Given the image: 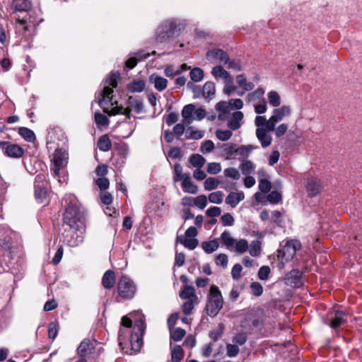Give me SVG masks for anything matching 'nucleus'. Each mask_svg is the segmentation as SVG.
Instances as JSON below:
<instances>
[{
  "label": "nucleus",
  "instance_id": "obj_1",
  "mask_svg": "<svg viewBox=\"0 0 362 362\" xmlns=\"http://www.w3.org/2000/svg\"><path fill=\"white\" fill-rule=\"evenodd\" d=\"M119 74H112L110 78L105 81L106 85L104 86L101 93L102 98L99 100L98 103L104 111L109 115H124L128 119H130L132 115L131 112H133L136 114L143 112L144 105L143 100L139 97L129 96L127 100V107L124 108L122 106L112 107L108 110L105 105L106 102H108L111 105H114L112 100L113 88L117 86V79ZM116 103V102H115Z\"/></svg>",
  "mask_w": 362,
  "mask_h": 362
},
{
  "label": "nucleus",
  "instance_id": "obj_2",
  "mask_svg": "<svg viewBox=\"0 0 362 362\" xmlns=\"http://www.w3.org/2000/svg\"><path fill=\"white\" fill-rule=\"evenodd\" d=\"M63 203L66 206L64 214V222L70 228V240H66L69 245L77 246L83 241V231L84 230V214L79 203L73 194H66L63 198Z\"/></svg>",
  "mask_w": 362,
  "mask_h": 362
},
{
  "label": "nucleus",
  "instance_id": "obj_3",
  "mask_svg": "<svg viewBox=\"0 0 362 362\" xmlns=\"http://www.w3.org/2000/svg\"><path fill=\"white\" fill-rule=\"evenodd\" d=\"M132 322L127 316L122 318V327L119 331L118 339L119 345L126 344L129 341L132 349L137 352L140 350L142 344V336L145 330V325L141 317L136 321L133 326Z\"/></svg>",
  "mask_w": 362,
  "mask_h": 362
},
{
  "label": "nucleus",
  "instance_id": "obj_4",
  "mask_svg": "<svg viewBox=\"0 0 362 362\" xmlns=\"http://www.w3.org/2000/svg\"><path fill=\"white\" fill-rule=\"evenodd\" d=\"M223 298L218 287L214 284L209 288L206 303V311L208 315L215 317L223 308Z\"/></svg>",
  "mask_w": 362,
  "mask_h": 362
},
{
  "label": "nucleus",
  "instance_id": "obj_5",
  "mask_svg": "<svg viewBox=\"0 0 362 362\" xmlns=\"http://www.w3.org/2000/svg\"><path fill=\"white\" fill-rule=\"evenodd\" d=\"M68 153L65 149L57 148L55 150L52 160L53 163L52 170L54 176L58 177V181L60 183L65 182L66 180L64 172L68 164Z\"/></svg>",
  "mask_w": 362,
  "mask_h": 362
},
{
  "label": "nucleus",
  "instance_id": "obj_6",
  "mask_svg": "<svg viewBox=\"0 0 362 362\" xmlns=\"http://www.w3.org/2000/svg\"><path fill=\"white\" fill-rule=\"evenodd\" d=\"M221 243L230 252L244 254L249 248V243L244 238L236 239L228 231H224L220 236Z\"/></svg>",
  "mask_w": 362,
  "mask_h": 362
},
{
  "label": "nucleus",
  "instance_id": "obj_7",
  "mask_svg": "<svg viewBox=\"0 0 362 362\" xmlns=\"http://www.w3.org/2000/svg\"><path fill=\"white\" fill-rule=\"evenodd\" d=\"M181 114L183 123L186 125L192 124L194 120L200 121L206 117L205 110L202 107L196 108L193 104L184 106Z\"/></svg>",
  "mask_w": 362,
  "mask_h": 362
},
{
  "label": "nucleus",
  "instance_id": "obj_8",
  "mask_svg": "<svg viewBox=\"0 0 362 362\" xmlns=\"http://www.w3.org/2000/svg\"><path fill=\"white\" fill-rule=\"evenodd\" d=\"M118 296L123 299L132 298L136 291V287L132 279L126 276H122L117 282Z\"/></svg>",
  "mask_w": 362,
  "mask_h": 362
},
{
  "label": "nucleus",
  "instance_id": "obj_9",
  "mask_svg": "<svg viewBox=\"0 0 362 362\" xmlns=\"http://www.w3.org/2000/svg\"><path fill=\"white\" fill-rule=\"evenodd\" d=\"M300 243L296 240L287 241L283 248L278 250V259L282 263L284 262H288L293 258L296 251L300 250Z\"/></svg>",
  "mask_w": 362,
  "mask_h": 362
},
{
  "label": "nucleus",
  "instance_id": "obj_10",
  "mask_svg": "<svg viewBox=\"0 0 362 362\" xmlns=\"http://www.w3.org/2000/svg\"><path fill=\"white\" fill-rule=\"evenodd\" d=\"M206 59L211 64L225 65L229 61V56L221 49L213 48L206 52Z\"/></svg>",
  "mask_w": 362,
  "mask_h": 362
},
{
  "label": "nucleus",
  "instance_id": "obj_11",
  "mask_svg": "<svg viewBox=\"0 0 362 362\" xmlns=\"http://www.w3.org/2000/svg\"><path fill=\"white\" fill-rule=\"evenodd\" d=\"M15 232L6 226H0V247L9 250L11 248L13 239L15 238Z\"/></svg>",
  "mask_w": 362,
  "mask_h": 362
},
{
  "label": "nucleus",
  "instance_id": "obj_12",
  "mask_svg": "<svg viewBox=\"0 0 362 362\" xmlns=\"http://www.w3.org/2000/svg\"><path fill=\"white\" fill-rule=\"evenodd\" d=\"M35 196L38 202H42L47 196V183L45 180V175L43 174H38L35 179Z\"/></svg>",
  "mask_w": 362,
  "mask_h": 362
},
{
  "label": "nucleus",
  "instance_id": "obj_13",
  "mask_svg": "<svg viewBox=\"0 0 362 362\" xmlns=\"http://www.w3.org/2000/svg\"><path fill=\"white\" fill-rule=\"evenodd\" d=\"M291 113V107L288 105H283L279 108L274 109L272 115L269 117L270 127L275 129L276 124L282 121L284 117L289 116Z\"/></svg>",
  "mask_w": 362,
  "mask_h": 362
},
{
  "label": "nucleus",
  "instance_id": "obj_14",
  "mask_svg": "<svg viewBox=\"0 0 362 362\" xmlns=\"http://www.w3.org/2000/svg\"><path fill=\"white\" fill-rule=\"evenodd\" d=\"M175 23L173 20L165 21L160 25L156 32V39L160 42L171 37L174 33Z\"/></svg>",
  "mask_w": 362,
  "mask_h": 362
},
{
  "label": "nucleus",
  "instance_id": "obj_15",
  "mask_svg": "<svg viewBox=\"0 0 362 362\" xmlns=\"http://www.w3.org/2000/svg\"><path fill=\"white\" fill-rule=\"evenodd\" d=\"M47 139V144L56 143L57 145H59L58 141L64 144L66 141V137L60 128L54 127L49 130Z\"/></svg>",
  "mask_w": 362,
  "mask_h": 362
},
{
  "label": "nucleus",
  "instance_id": "obj_16",
  "mask_svg": "<svg viewBox=\"0 0 362 362\" xmlns=\"http://www.w3.org/2000/svg\"><path fill=\"white\" fill-rule=\"evenodd\" d=\"M285 282L288 286L298 288L303 283L301 280V273L298 270H292L286 274Z\"/></svg>",
  "mask_w": 362,
  "mask_h": 362
},
{
  "label": "nucleus",
  "instance_id": "obj_17",
  "mask_svg": "<svg viewBox=\"0 0 362 362\" xmlns=\"http://www.w3.org/2000/svg\"><path fill=\"white\" fill-rule=\"evenodd\" d=\"M272 131H269L267 129H264V128H257L255 134L256 136L259 141L262 148H265L268 147L272 141V138L269 132Z\"/></svg>",
  "mask_w": 362,
  "mask_h": 362
},
{
  "label": "nucleus",
  "instance_id": "obj_18",
  "mask_svg": "<svg viewBox=\"0 0 362 362\" xmlns=\"http://www.w3.org/2000/svg\"><path fill=\"white\" fill-rule=\"evenodd\" d=\"M322 185L317 178L312 177L309 179L306 185V190L310 197L316 196L321 191Z\"/></svg>",
  "mask_w": 362,
  "mask_h": 362
},
{
  "label": "nucleus",
  "instance_id": "obj_19",
  "mask_svg": "<svg viewBox=\"0 0 362 362\" xmlns=\"http://www.w3.org/2000/svg\"><path fill=\"white\" fill-rule=\"evenodd\" d=\"M149 82L154 85L155 88L161 92L168 86V80L156 74H153L149 76Z\"/></svg>",
  "mask_w": 362,
  "mask_h": 362
},
{
  "label": "nucleus",
  "instance_id": "obj_20",
  "mask_svg": "<svg viewBox=\"0 0 362 362\" xmlns=\"http://www.w3.org/2000/svg\"><path fill=\"white\" fill-rule=\"evenodd\" d=\"M243 117H244V115L242 112H240V111L234 112L232 115L231 118L230 119V120L228 122V127L231 130H234V131L237 130L238 129H239L241 127V125L243 124Z\"/></svg>",
  "mask_w": 362,
  "mask_h": 362
},
{
  "label": "nucleus",
  "instance_id": "obj_21",
  "mask_svg": "<svg viewBox=\"0 0 362 362\" xmlns=\"http://www.w3.org/2000/svg\"><path fill=\"white\" fill-rule=\"evenodd\" d=\"M216 109L218 111V118L220 120H226L230 115L229 105L226 101H220L216 105Z\"/></svg>",
  "mask_w": 362,
  "mask_h": 362
},
{
  "label": "nucleus",
  "instance_id": "obj_22",
  "mask_svg": "<svg viewBox=\"0 0 362 362\" xmlns=\"http://www.w3.org/2000/svg\"><path fill=\"white\" fill-rule=\"evenodd\" d=\"M180 297L182 299L198 300V296L196 294L195 288L192 286L183 285L180 291Z\"/></svg>",
  "mask_w": 362,
  "mask_h": 362
},
{
  "label": "nucleus",
  "instance_id": "obj_23",
  "mask_svg": "<svg viewBox=\"0 0 362 362\" xmlns=\"http://www.w3.org/2000/svg\"><path fill=\"white\" fill-rule=\"evenodd\" d=\"M24 151L23 149L17 144H10L8 142L6 149L5 153L12 158H20L23 155Z\"/></svg>",
  "mask_w": 362,
  "mask_h": 362
},
{
  "label": "nucleus",
  "instance_id": "obj_24",
  "mask_svg": "<svg viewBox=\"0 0 362 362\" xmlns=\"http://www.w3.org/2000/svg\"><path fill=\"white\" fill-rule=\"evenodd\" d=\"M244 199L245 194L243 192H230L226 198V203L232 208H235Z\"/></svg>",
  "mask_w": 362,
  "mask_h": 362
},
{
  "label": "nucleus",
  "instance_id": "obj_25",
  "mask_svg": "<svg viewBox=\"0 0 362 362\" xmlns=\"http://www.w3.org/2000/svg\"><path fill=\"white\" fill-rule=\"evenodd\" d=\"M216 94V86L213 81H207L202 87V97L206 100H211Z\"/></svg>",
  "mask_w": 362,
  "mask_h": 362
},
{
  "label": "nucleus",
  "instance_id": "obj_26",
  "mask_svg": "<svg viewBox=\"0 0 362 362\" xmlns=\"http://www.w3.org/2000/svg\"><path fill=\"white\" fill-rule=\"evenodd\" d=\"M93 349V344L89 339H86L81 341L77 351L78 354L83 358L84 356L90 354Z\"/></svg>",
  "mask_w": 362,
  "mask_h": 362
},
{
  "label": "nucleus",
  "instance_id": "obj_27",
  "mask_svg": "<svg viewBox=\"0 0 362 362\" xmlns=\"http://www.w3.org/2000/svg\"><path fill=\"white\" fill-rule=\"evenodd\" d=\"M177 241L189 250L195 249L199 244L197 239L189 238L186 235L177 236Z\"/></svg>",
  "mask_w": 362,
  "mask_h": 362
},
{
  "label": "nucleus",
  "instance_id": "obj_28",
  "mask_svg": "<svg viewBox=\"0 0 362 362\" xmlns=\"http://www.w3.org/2000/svg\"><path fill=\"white\" fill-rule=\"evenodd\" d=\"M211 74L216 79H223V82L231 77L229 72L224 69L221 65L214 66Z\"/></svg>",
  "mask_w": 362,
  "mask_h": 362
},
{
  "label": "nucleus",
  "instance_id": "obj_29",
  "mask_svg": "<svg viewBox=\"0 0 362 362\" xmlns=\"http://www.w3.org/2000/svg\"><path fill=\"white\" fill-rule=\"evenodd\" d=\"M345 313L343 311H335L331 314L330 326L332 328H337L341 326L345 322Z\"/></svg>",
  "mask_w": 362,
  "mask_h": 362
},
{
  "label": "nucleus",
  "instance_id": "obj_30",
  "mask_svg": "<svg viewBox=\"0 0 362 362\" xmlns=\"http://www.w3.org/2000/svg\"><path fill=\"white\" fill-rule=\"evenodd\" d=\"M236 83L238 86L245 91H250L254 89L255 85L252 82L247 81L244 74L236 76Z\"/></svg>",
  "mask_w": 362,
  "mask_h": 362
},
{
  "label": "nucleus",
  "instance_id": "obj_31",
  "mask_svg": "<svg viewBox=\"0 0 362 362\" xmlns=\"http://www.w3.org/2000/svg\"><path fill=\"white\" fill-rule=\"evenodd\" d=\"M182 187L185 192L189 194H196L198 191V187L195 185L190 178V175L185 177V180L182 181Z\"/></svg>",
  "mask_w": 362,
  "mask_h": 362
},
{
  "label": "nucleus",
  "instance_id": "obj_32",
  "mask_svg": "<svg viewBox=\"0 0 362 362\" xmlns=\"http://www.w3.org/2000/svg\"><path fill=\"white\" fill-rule=\"evenodd\" d=\"M115 274L112 270H107L103 277V285L105 288H112L115 284Z\"/></svg>",
  "mask_w": 362,
  "mask_h": 362
},
{
  "label": "nucleus",
  "instance_id": "obj_33",
  "mask_svg": "<svg viewBox=\"0 0 362 362\" xmlns=\"http://www.w3.org/2000/svg\"><path fill=\"white\" fill-rule=\"evenodd\" d=\"M13 6L16 11H28L32 4L30 0H13Z\"/></svg>",
  "mask_w": 362,
  "mask_h": 362
},
{
  "label": "nucleus",
  "instance_id": "obj_34",
  "mask_svg": "<svg viewBox=\"0 0 362 362\" xmlns=\"http://www.w3.org/2000/svg\"><path fill=\"white\" fill-rule=\"evenodd\" d=\"M219 247L218 240L214 239L209 241H204L202 243V247L206 253L210 254L215 252Z\"/></svg>",
  "mask_w": 362,
  "mask_h": 362
},
{
  "label": "nucleus",
  "instance_id": "obj_35",
  "mask_svg": "<svg viewBox=\"0 0 362 362\" xmlns=\"http://www.w3.org/2000/svg\"><path fill=\"white\" fill-rule=\"evenodd\" d=\"M247 251L252 257H259L262 252L261 242L259 240H252L251 243L249 244Z\"/></svg>",
  "mask_w": 362,
  "mask_h": 362
},
{
  "label": "nucleus",
  "instance_id": "obj_36",
  "mask_svg": "<svg viewBox=\"0 0 362 362\" xmlns=\"http://www.w3.org/2000/svg\"><path fill=\"white\" fill-rule=\"evenodd\" d=\"M184 357V351L179 345H174L171 349V360L173 362H180Z\"/></svg>",
  "mask_w": 362,
  "mask_h": 362
},
{
  "label": "nucleus",
  "instance_id": "obj_37",
  "mask_svg": "<svg viewBox=\"0 0 362 362\" xmlns=\"http://www.w3.org/2000/svg\"><path fill=\"white\" fill-rule=\"evenodd\" d=\"M269 119H267L263 116H257L255 119V124L257 128H264L269 131H274V128H271L269 124Z\"/></svg>",
  "mask_w": 362,
  "mask_h": 362
},
{
  "label": "nucleus",
  "instance_id": "obj_38",
  "mask_svg": "<svg viewBox=\"0 0 362 362\" xmlns=\"http://www.w3.org/2000/svg\"><path fill=\"white\" fill-rule=\"evenodd\" d=\"M189 77L193 82H200L204 77L203 69L199 67H194L189 72Z\"/></svg>",
  "mask_w": 362,
  "mask_h": 362
},
{
  "label": "nucleus",
  "instance_id": "obj_39",
  "mask_svg": "<svg viewBox=\"0 0 362 362\" xmlns=\"http://www.w3.org/2000/svg\"><path fill=\"white\" fill-rule=\"evenodd\" d=\"M255 169V165L250 160H245L240 165V170L243 175H250L252 174Z\"/></svg>",
  "mask_w": 362,
  "mask_h": 362
},
{
  "label": "nucleus",
  "instance_id": "obj_40",
  "mask_svg": "<svg viewBox=\"0 0 362 362\" xmlns=\"http://www.w3.org/2000/svg\"><path fill=\"white\" fill-rule=\"evenodd\" d=\"M98 147L102 151H107L111 148L112 144L107 135H103L100 137Z\"/></svg>",
  "mask_w": 362,
  "mask_h": 362
},
{
  "label": "nucleus",
  "instance_id": "obj_41",
  "mask_svg": "<svg viewBox=\"0 0 362 362\" xmlns=\"http://www.w3.org/2000/svg\"><path fill=\"white\" fill-rule=\"evenodd\" d=\"M18 133L25 141L28 142H33L35 140V133L27 127H20Z\"/></svg>",
  "mask_w": 362,
  "mask_h": 362
},
{
  "label": "nucleus",
  "instance_id": "obj_42",
  "mask_svg": "<svg viewBox=\"0 0 362 362\" xmlns=\"http://www.w3.org/2000/svg\"><path fill=\"white\" fill-rule=\"evenodd\" d=\"M204 136V132L201 130H196L193 129L192 127L187 128L185 136L187 139H194L198 140L203 138Z\"/></svg>",
  "mask_w": 362,
  "mask_h": 362
},
{
  "label": "nucleus",
  "instance_id": "obj_43",
  "mask_svg": "<svg viewBox=\"0 0 362 362\" xmlns=\"http://www.w3.org/2000/svg\"><path fill=\"white\" fill-rule=\"evenodd\" d=\"M264 94V90L259 88L255 91L250 93L247 95V99L249 102L256 103L262 99Z\"/></svg>",
  "mask_w": 362,
  "mask_h": 362
},
{
  "label": "nucleus",
  "instance_id": "obj_44",
  "mask_svg": "<svg viewBox=\"0 0 362 362\" xmlns=\"http://www.w3.org/2000/svg\"><path fill=\"white\" fill-rule=\"evenodd\" d=\"M205 158L199 154H193L189 158L190 164L197 168H201L205 164Z\"/></svg>",
  "mask_w": 362,
  "mask_h": 362
},
{
  "label": "nucleus",
  "instance_id": "obj_45",
  "mask_svg": "<svg viewBox=\"0 0 362 362\" xmlns=\"http://www.w3.org/2000/svg\"><path fill=\"white\" fill-rule=\"evenodd\" d=\"M189 174L182 173V167L180 164L176 163L174 166L173 180L175 182L182 181L185 176Z\"/></svg>",
  "mask_w": 362,
  "mask_h": 362
},
{
  "label": "nucleus",
  "instance_id": "obj_46",
  "mask_svg": "<svg viewBox=\"0 0 362 362\" xmlns=\"http://www.w3.org/2000/svg\"><path fill=\"white\" fill-rule=\"evenodd\" d=\"M145 86H146V83L144 82V81L143 80H137V81H134L132 83H131L129 86H128V88L129 90V91L132 92V93H135V92H141L144 90V89L145 88Z\"/></svg>",
  "mask_w": 362,
  "mask_h": 362
},
{
  "label": "nucleus",
  "instance_id": "obj_47",
  "mask_svg": "<svg viewBox=\"0 0 362 362\" xmlns=\"http://www.w3.org/2000/svg\"><path fill=\"white\" fill-rule=\"evenodd\" d=\"M258 148L257 146H253L251 144L242 146L238 147V154L241 156L243 158H246L248 157L250 153L253 151Z\"/></svg>",
  "mask_w": 362,
  "mask_h": 362
},
{
  "label": "nucleus",
  "instance_id": "obj_48",
  "mask_svg": "<svg viewBox=\"0 0 362 362\" xmlns=\"http://www.w3.org/2000/svg\"><path fill=\"white\" fill-rule=\"evenodd\" d=\"M199 302L198 300H187L182 304V312L185 315H189L192 313L194 305L197 304Z\"/></svg>",
  "mask_w": 362,
  "mask_h": 362
},
{
  "label": "nucleus",
  "instance_id": "obj_49",
  "mask_svg": "<svg viewBox=\"0 0 362 362\" xmlns=\"http://www.w3.org/2000/svg\"><path fill=\"white\" fill-rule=\"evenodd\" d=\"M269 103L273 107H278L281 104V98L279 93L276 91L272 90L268 93Z\"/></svg>",
  "mask_w": 362,
  "mask_h": 362
},
{
  "label": "nucleus",
  "instance_id": "obj_50",
  "mask_svg": "<svg viewBox=\"0 0 362 362\" xmlns=\"http://www.w3.org/2000/svg\"><path fill=\"white\" fill-rule=\"evenodd\" d=\"M223 195L221 191L214 192L209 195V200L211 203L220 204L223 202Z\"/></svg>",
  "mask_w": 362,
  "mask_h": 362
},
{
  "label": "nucleus",
  "instance_id": "obj_51",
  "mask_svg": "<svg viewBox=\"0 0 362 362\" xmlns=\"http://www.w3.org/2000/svg\"><path fill=\"white\" fill-rule=\"evenodd\" d=\"M219 183L220 182L216 177H208L204 183V189L209 191L213 190L218 186Z\"/></svg>",
  "mask_w": 362,
  "mask_h": 362
},
{
  "label": "nucleus",
  "instance_id": "obj_52",
  "mask_svg": "<svg viewBox=\"0 0 362 362\" xmlns=\"http://www.w3.org/2000/svg\"><path fill=\"white\" fill-rule=\"evenodd\" d=\"M233 134L230 130H222V129H218L216 132V137L221 140V141H228L230 139L232 136Z\"/></svg>",
  "mask_w": 362,
  "mask_h": 362
},
{
  "label": "nucleus",
  "instance_id": "obj_53",
  "mask_svg": "<svg viewBox=\"0 0 362 362\" xmlns=\"http://www.w3.org/2000/svg\"><path fill=\"white\" fill-rule=\"evenodd\" d=\"M225 86L223 88V93L228 95H230L233 91L235 90L236 87L233 85V78L231 76L228 79L224 81Z\"/></svg>",
  "mask_w": 362,
  "mask_h": 362
},
{
  "label": "nucleus",
  "instance_id": "obj_54",
  "mask_svg": "<svg viewBox=\"0 0 362 362\" xmlns=\"http://www.w3.org/2000/svg\"><path fill=\"white\" fill-rule=\"evenodd\" d=\"M194 205L200 209H204L207 205L206 196L202 194L194 198Z\"/></svg>",
  "mask_w": 362,
  "mask_h": 362
},
{
  "label": "nucleus",
  "instance_id": "obj_55",
  "mask_svg": "<svg viewBox=\"0 0 362 362\" xmlns=\"http://www.w3.org/2000/svg\"><path fill=\"white\" fill-rule=\"evenodd\" d=\"M271 221L278 226H282L284 223V217L282 214L279 211H274L272 213Z\"/></svg>",
  "mask_w": 362,
  "mask_h": 362
},
{
  "label": "nucleus",
  "instance_id": "obj_56",
  "mask_svg": "<svg viewBox=\"0 0 362 362\" xmlns=\"http://www.w3.org/2000/svg\"><path fill=\"white\" fill-rule=\"evenodd\" d=\"M186 334V332L185 329L178 327L176 328L172 333H171V339H173L175 341H179L182 339V338L185 337Z\"/></svg>",
  "mask_w": 362,
  "mask_h": 362
},
{
  "label": "nucleus",
  "instance_id": "obj_57",
  "mask_svg": "<svg viewBox=\"0 0 362 362\" xmlns=\"http://www.w3.org/2000/svg\"><path fill=\"white\" fill-rule=\"evenodd\" d=\"M224 175L227 177H230L234 180H238L240 177L239 171L234 168H228L224 170Z\"/></svg>",
  "mask_w": 362,
  "mask_h": 362
},
{
  "label": "nucleus",
  "instance_id": "obj_58",
  "mask_svg": "<svg viewBox=\"0 0 362 362\" xmlns=\"http://www.w3.org/2000/svg\"><path fill=\"white\" fill-rule=\"evenodd\" d=\"M214 148V144L211 140L204 141L201 145L200 151L202 153L206 154L211 153Z\"/></svg>",
  "mask_w": 362,
  "mask_h": 362
},
{
  "label": "nucleus",
  "instance_id": "obj_59",
  "mask_svg": "<svg viewBox=\"0 0 362 362\" xmlns=\"http://www.w3.org/2000/svg\"><path fill=\"white\" fill-rule=\"evenodd\" d=\"M221 221L223 226H232L234 224L235 219L230 214L226 213L221 217Z\"/></svg>",
  "mask_w": 362,
  "mask_h": 362
},
{
  "label": "nucleus",
  "instance_id": "obj_60",
  "mask_svg": "<svg viewBox=\"0 0 362 362\" xmlns=\"http://www.w3.org/2000/svg\"><path fill=\"white\" fill-rule=\"evenodd\" d=\"M239 347L235 344H228L226 346V354L229 357H235L239 353Z\"/></svg>",
  "mask_w": 362,
  "mask_h": 362
},
{
  "label": "nucleus",
  "instance_id": "obj_61",
  "mask_svg": "<svg viewBox=\"0 0 362 362\" xmlns=\"http://www.w3.org/2000/svg\"><path fill=\"white\" fill-rule=\"evenodd\" d=\"M95 122L98 127H103L107 124V117L99 112L95 113Z\"/></svg>",
  "mask_w": 362,
  "mask_h": 362
},
{
  "label": "nucleus",
  "instance_id": "obj_62",
  "mask_svg": "<svg viewBox=\"0 0 362 362\" xmlns=\"http://www.w3.org/2000/svg\"><path fill=\"white\" fill-rule=\"evenodd\" d=\"M247 341V335L244 333H238L232 339V342L238 346L243 345Z\"/></svg>",
  "mask_w": 362,
  "mask_h": 362
},
{
  "label": "nucleus",
  "instance_id": "obj_63",
  "mask_svg": "<svg viewBox=\"0 0 362 362\" xmlns=\"http://www.w3.org/2000/svg\"><path fill=\"white\" fill-rule=\"evenodd\" d=\"M221 171V166L220 163L213 162V163H209L208 164V167H207L208 173L211 174V175H216V174H218V173H220Z\"/></svg>",
  "mask_w": 362,
  "mask_h": 362
},
{
  "label": "nucleus",
  "instance_id": "obj_64",
  "mask_svg": "<svg viewBox=\"0 0 362 362\" xmlns=\"http://www.w3.org/2000/svg\"><path fill=\"white\" fill-rule=\"evenodd\" d=\"M215 262L217 265H220L225 269L228 266V255L226 254H219L218 255L216 256Z\"/></svg>",
  "mask_w": 362,
  "mask_h": 362
}]
</instances>
